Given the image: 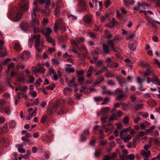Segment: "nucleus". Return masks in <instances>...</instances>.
Returning <instances> with one entry per match:
<instances>
[{
	"label": "nucleus",
	"mask_w": 160,
	"mask_h": 160,
	"mask_svg": "<svg viewBox=\"0 0 160 160\" xmlns=\"http://www.w3.org/2000/svg\"><path fill=\"white\" fill-rule=\"evenodd\" d=\"M115 92L118 95L117 99L119 101L122 100L123 99L124 95L123 94L122 90L118 88L115 90Z\"/></svg>",
	"instance_id": "nucleus-6"
},
{
	"label": "nucleus",
	"mask_w": 160,
	"mask_h": 160,
	"mask_svg": "<svg viewBox=\"0 0 160 160\" xmlns=\"http://www.w3.org/2000/svg\"><path fill=\"white\" fill-rule=\"evenodd\" d=\"M92 18V16L91 15H86L84 17V19L85 22L87 23H89L91 22Z\"/></svg>",
	"instance_id": "nucleus-17"
},
{
	"label": "nucleus",
	"mask_w": 160,
	"mask_h": 160,
	"mask_svg": "<svg viewBox=\"0 0 160 160\" xmlns=\"http://www.w3.org/2000/svg\"><path fill=\"white\" fill-rule=\"evenodd\" d=\"M101 154V152L100 150H98L95 152L94 153V156L96 158L99 157Z\"/></svg>",
	"instance_id": "nucleus-50"
},
{
	"label": "nucleus",
	"mask_w": 160,
	"mask_h": 160,
	"mask_svg": "<svg viewBox=\"0 0 160 160\" xmlns=\"http://www.w3.org/2000/svg\"><path fill=\"white\" fill-rule=\"evenodd\" d=\"M84 84H81V87L82 89H80L79 91L80 92H84V93L87 95H88L89 92L87 91V89L84 86Z\"/></svg>",
	"instance_id": "nucleus-22"
},
{
	"label": "nucleus",
	"mask_w": 160,
	"mask_h": 160,
	"mask_svg": "<svg viewBox=\"0 0 160 160\" xmlns=\"http://www.w3.org/2000/svg\"><path fill=\"white\" fill-rule=\"evenodd\" d=\"M30 56V52L28 51H25L23 52L21 58L23 60H28Z\"/></svg>",
	"instance_id": "nucleus-8"
},
{
	"label": "nucleus",
	"mask_w": 160,
	"mask_h": 160,
	"mask_svg": "<svg viewBox=\"0 0 160 160\" xmlns=\"http://www.w3.org/2000/svg\"><path fill=\"white\" fill-rule=\"evenodd\" d=\"M25 68L24 65H22L20 66L18 65L16 67L15 70H13L11 72V75L12 77H16L17 79V81L18 82H24L25 79L22 73H18L19 69L20 68L23 69Z\"/></svg>",
	"instance_id": "nucleus-4"
},
{
	"label": "nucleus",
	"mask_w": 160,
	"mask_h": 160,
	"mask_svg": "<svg viewBox=\"0 0 160 160\" xmlns=\"http://www.w3.org/2000/svg\"><path fill=\"white\" fill-rule=\"evenodd\" d=\"M68 83V85L70 86H73L74 88L76 87L77 86V84L75 83L74 78H73Z\"/></svg>",
	"instance_id": "nucleus-18"
},
{
	"label": "nucleus",
	"mask_w": 160,
	"mask_h": 160,
	"mask_svg": "<svg viewBox=\"0 0 160 160\" xmlns=\"http://www.w3.org/2000/svg\"><path fill=\"white\" fill-rule=\"evenodd\" d=\"M11 59L9 58H7L6 59H4L3 60L1 61V63L3 65H6L7 64L8 62H9Z\"/></svg>",
	"instance_id": "nucleus-38"
},
{
	"label": "nucleus",
	"mask_w": 160,
	"mask_h": 160,
	"mask_svg": "<svg viewBox=\"0 0 160 160\" xmlns=\"http://www.w3.org/2000/svg\"><path fill=\"white\" fill-rule=\"evenodd\" d=\"M47 41L50 43H52V45L54 46L55 45V43L54 42H53L52 39L49 36H45Z\"/></svg>",
	"instance_id": "nucleus-29"
},
{
	"label": "nucleus",
	"mask_w": 160,
	"mask_h": 160,
	"mask_svg": "<svg viewBox=\"0 0 160 160\" xmlns=\"http://www.w3.org/2000/svg\"><path fill=\"white\" fill-rule=\"evenodd\" d=\"M141 115L142 117L145 118L148 117L149 116L148 113L147 112H142L141 113Z\"/></svg>",
	"instance_id": "nucleus-63"
},
{
	"label": "nucleus",
	"mask_w": 160,
	"mask_h": 160,
	"mask_svg": "<svg viewBox=\"0 0 160 160\" xmlns=\"http://www.w3.org/2000/svg\"><path fill=\"white\" fill-rule=\"evenodd\" d=\"M30 26V24L27 22H24L21 23L20 27L22 30L25 31L31 28V27Z\"/></svg>",
	"instance_id": "nucleus-7"
},
{
	"label": "nucleus",
	"mask_w": 160,
	"mask_h": 160,
	"mask_svg": "<svg viewBox=\"0 0 160 160\" xmlns=\"http://www.w3.org/2000/svg\"><path fill=\"white\" fill-rule=\"evenodd\" d=\"M57 6L58 8H61L63 6L62 1L60 0H58L57 3Z\"/></svg>",
	"instance_id": "nucleus-43"
},
{
	"label": "nucleus",
	"mask_w": 160,
	"mask_h": 160,
	"mask_svg": "<svg viewBox=\"0 0 160 160\" xmlns=\"http://www.w3.org/2000/svg\"><path fill=\"white\" fill-rule=\"evenodd\" d=\"M138 7H142L144 9H145V8H144V7L145 6H146L148 8H149L148 5L147 3H145V2H142L141 3L140 2H138Z\"/></svg>",
	"instance_id": "nucleus-31"
},
{
	"label": "nucleus",
	"mask_w": 160,
	"mask_h": 160,
	"mask_svg": "<svg viewBox=\"0 0 160 160\" xmlns=\"http://www.w3.org/2000/svg\"><path fill=\"white\" fill-rule=\"evenodd\" d=\"M49 72L50 74L51 75H53V74H55L56 73L55 71L52 68H49Z\"/></svg>",
	"instance_id": "nucleus-64"
},
{
	"label": "nucleus",
	"mask_w": 160,
	"mask_h": 160,
	"mask_svg": "<svg viewBox=\"0 0 160 160\" xmlns=\"http://www.w3.org/2000/svg\"><path fill=\"white\" fill-rule=\"evenodd\" d=\"M48 22V20L46 18H44L42 22V24L44 26H46Z\"/></svg>",
	"instance_id": "nucleus-53"
},
{
	"label": "nucleus",
	"mask_w": 160,
	"mask_h": 160,
	"mask_svg": "<svg viewBox=\"0 0 160 160\" xmlns=\"http://www.w3.org/2000/svg\"><path fill=\"white\" fill-rule=\"evenodd\" d=\"M143 107V104H138L135 106V109L136 110H137L142 108Z\"/></svg>",
	"instance_id": "nucleus-39"
},
{
	"label": "nucleus",
	"mask_w": 160,
	"mask_h": 160,
	"mask_svg": "<svg viewBox=\"0 0 160 160\" xmlns=\"http://www.w3.org/2000/svg\"><path fill=\"white\" fill-rule=\"evenodd\" d=\"M28 78V83H32L35 81L34 77L30 75H28L27 76Z\"/></svg>",
	"instance_id": "nucleus-21"
},
{
	"label": "nucleus",
	"mask_w": 160,
	"mask_h": 160,
	"mask_svg": "<svg viewBox=\"0 0 160 160\" xmlns=\"http://www.w3.org/2000/svg\"><path fill=\"white\" fill-rule=\"evenodd\" d=\"M135 156L133 154H131L128 157V159L129 160H133Z\"/></svg>",
	"instance_id": "nucleus-58"
},
{
	"label": "nucleus",
	"mask_w": 160,
	"mask_h": 160,
	"mask_svg": "<svg viewBox=\"0 0 160 160\" xmlns=\"http://www.w3.org/2000/svg\"><path fill=\"white\" fill-rule=\"evenodd\" d=\"M38 72L40 73H44L45 72V70L44 69V68L42 67H41V65L38 67Z\"/></svg>",
	"instance_id": "nucleus-51"
},
{
	"label": "nucleus",
	"mask_w": 160,
	"mask_h": 160,
	"mask_svg": "<svg viewBox=\"0 0 160 160\" xmlns=\"http://www.w3.org/2000/svg\"><path fill=\"white\" fill-rule=\"evenodd\" d=\"M102 93L103 94H107L108 95H112L113 94V92L111 91H110L109 90H107V91H103L102 92Z\"/></svg>",
	"instance_id": "nucleus-44"
},
{
	"label": "nucleus",
	"mask_w": 160,
	"mask_h": 160,
	"mask_svg": "<svg viewBox=\"0 0 160 160\" xmlns=\"http://www.w3.org/2000/svg\"><path fill=\"white\" fill-rule=\"evenodd\" d=\"M104 80V78L102 77L98 78L97 81L95 83L96 84H98Z\"/></svg>",
	"instance_id": "nucleus-45"
},
{
	"label": "nucleus",
	"mask_w": 160,
	"mask_h": 160,
	"mask_svg": "<svg viewBox=\"0 0 160 160\" xmlns=\"http://www.w3.org/2000/svg\"><path fill=\"white\" fill-rule=\"evenodd\" d=\"M152 82L158 85H160V81L157 78H152Z\"/></svg>",
	"instance_id": "nucleus-26"
},
{
	"label": "nucleus",
	"mask_w": 160,
	"mask_h": 160,
	"mask_svg": "<svg viewBox=\"0 0 160 160\" xmlns=\"http://www.w3.org/2000/svg\"><path fill=\"white\" fill-rule=\"evenodd\" d=\"M30 94L32 97L33 98L36 97L37 96L36 93L35 91H32L31 92Z\"/></svg>",
	"instance_id": "nucleus-60"
},
{
	"label": "nucleus",
	"mask_w": 160,
	"mask_h": 160,
	"mask_svg": "<svg viewBox=\"0 0 160 160\" xmlns=\"http://www.w3.org/2000/svg\"><path fill=\"white\" fill-rule=\"evenodd\" d=\"M93 99L95 102L102 101L103 100L102 98L101 97H94Z\"/></svg>",
	"instance_id": "nucleus-41"
},
{
	"label": "nucleus",
	"mask_w": 160,
	"mask_h": 160,
	"mask_svg": "<svg viewBox=\"0 0 160 160\" xmlns=\"http://www.w3.org/2000/svg\"><path fill=\"white\" fill-rule=\"evenodd\" d=\"M22 2L25 1V2H22L20 6L19 10L15 8H14L15 15L12 18L13 21L15 22L18 21L21 18V15L22 13L26 11L28 8V2L26 0H21Z\"/></svg>",
	"instance_id": "nucleus-1"
},
{
	"label": "nucleus",
	"mask_w": 160,
	"mask_h": 160,
	"mask_svg": "<svg viewBox=\"0 0 160 160\" xmlns=\"http://www.w3.org/2000/svg\"><path fill=\"white\" fill-rule=\"evenodd\" d=\"M129 122V118L128 117H126L123 119V123L125 124H127Z\"/></svg>",
	"instance_id": "nucleus-62"
},
{
	"label": "nucleus",
	"mask_w": 160,
	"mask_h": 160,
	"mask_svg": "<svg viewBox=\"0 0 160 160\" xmlns=\"http://www.w3.org/2000/svg\"><path fill=\"white\" fill-rule=\"evenodd\" d=\"M116 22L114 18H113L112 19V21H111L110 24H108L107 25V27H109L110 28H112L115 25Z\"/></svg>",
	"instance_id": "nucleus-23"
},
{
	"label": "nucleus",
	"mask_w": 160,
	"mask_h": 160,
	"mask_svg": "<svg viewBox=\"0 0 160 160\" xmlns=\"http://www.w3.org/2000/svg\"><path fill=\"white\" fill-rule=\"evenodd\" d=\"M4 110L5 113L7 115H9L10 114L11 112L9 110V108L8 107H5Z\"/></svg>",
	"instance_id": "nucleus-49"
},
{
	"label": "nucleus",
	"mask_w": 160,
	"mask_h": 160,
	"mask_svg": "<svg viewBox=\"0 0 160 160\" xmlns=\"http://www.w3.org/2000/svg\"><path fill=\"white\" fill-rule=\"evenodd\" d=\"M14 49L17 51L19 52L22 49V48L20 45L17 43H16L14 45Z\"/></svg>",
	"instance_id": "nucleus-27"
},
{
	"label": "nucleus",
	"mask_w": 160,
	"mask_h": 160,
	"mask_svg": "<svg viewBox=\"0 0 160 160\" xmlns=\"http://www.w3.org/2000/svg\"><path fill=\"white\" fill-rule=\"evenodd\" d=\"M137 80L138 83L140 84H142V83L145 81V79H142L139 77H137Z\"/></svg>",
	"instance_id": "nucleus-57"
},
{
	"label": "nucleus",
	"mask_w": 160,
	"mask_h": 160,
	"mask_svg": "<svg viewBox=\"0 0 160 160\" xmlns=\"http://www.w3.org/2000/svg\"><path fill=\"white\" fill-rule=\"evenodd\" d=\"M33 38L35 41L34 46L37 51L38 52L42 51L44 45L42 42H41L40 35L39 34L34 35Z\"/></svg>",
	"instance_id": "nucleus-5"
},
{
	"label": "nucleus",
	"mask_w": 160,
	"mask_h": 160,
	"mask_svg": "<svg viewBox=\"0 0 160 160\" xmlns=\"http://www.w3.org/2000/svg\"><path fill=\"white\" fill-rule=\"evenodd\" d=\"M84 72V71L82 69H81L79 71H77V76H83V74Z\"/></svg>",
	"instance_id": "nucleus-46"
},
{
	"label": "nucleus",
	"mask_w": 160,
	"mask_h": 160,
	"mask_svg": "<svg viewBox=\"0 0 160 160\" xmlns=\"http://www.w3.org/2000/svg\"><path fill=\"white\" fill-rule=\"evenodd\" d=\"M16 125V122L14 120H11L9 123L10 128L12 129L14 128Z\"/></svg>",
	"instance_id": "nucleus-28"
},
{
	"label": "nucleus",
	"mask_w": 160,
	"mask_h": 160,
	"mask_svg": "<svg viewBox=\"0 0 160 160\" xmlns=\"http://www.w3.org/2000/svg\"><path fill=\"white\" fill-rule=\"evenodd\" d=\"M137 45V42H135L134 43L129 44L128 46L130 49L131 50H134L136 49Z\"/></svg>",
	"instance_id": "nucleus-20"
},
{
	"label": "nucleus",
	"mask_w": 160,
	"mask_h": 160,
	"mask_svg": "<svg viewBox=\"0 0 160 160\" xmlns=\"http://www.w3.org/2000/svg\"><path fill=\"white\" fill-rule=\"evenodd\" d=\"M148 103L152 107H154L156 105V102L152 99H150L148 100Z\"/></svg>",
	"instance_id": "nucleus-25"
},
{
	"label": "nucleus",
	"mask_w": 160,
	"mask_h": 160,
	"mask_svg": "<svg viewBox=\"0 0 160 160\" xmlns=\"http://www.w3.org/2000/svg\"><path fill=\"white\" fill-rule=\"evenodd\" d=\"M151 153V152L150 151H148L147 152H145L143 150L141 151V154L145 158H149L150 156Z\"/></svg>",
	"instance_id": "nucleus-14"
},
{
	"label": "nucleus",
	"mask_w": 160,
	"mask_h": 160,
	"mask_svg": "<svg viewBox=\"0 0 160 160\" xmlns=\"http://www.w3.org/2000/svg\"><path fill=\"white\" fill-rule=\"evenodd\" d=\"M118 64L117 62H114L111 64L109 67L112 68H116L118 67Z\"/></svg>",
	"instance_id": "nucleus-52"
},
{
	"label": "nucleus",
	"mask_w": 160,
	"mask_h": 160,
	"mask_svg": "<svg viewBox=\"0 0 160 160\" xmlns=\"http://www.w3.org/2000/svg\"><path fill=\"white\" fill-rule=\"evenodd\" d=\"M60 24L61 23L58 20H57L56 21L54 26V30L55 32L58 30V28Z\"/></svg>",
	"instance_id": "nucleus-32"
},
{
	"label": "nucleus",
	"mask_w": 160,
	"mask_h": 160,
	"mask_svg": "<svg viewBox=\"0 0 160 160\" xmlns=\"http://www.w3.org/2000/svg\"><path fill=\"white\" fill-rule=\"evenodd\" d=\"M52 64L53 65H57L60 64L59 61L57 58H52Z\"/></svg>",
	"instance_id": "nucleus-35"
},
{
	"label": "nucleus",
	"mask_w": 160,
	"mask_h": 160,
	"mask_svg": "<svg viewBox=\"0 0 160 160\" xmlns=\"http://www.w3.org/2000/svg\"><path fill=\"white\" fill-rule=\"evenodd\" d=\"M107 118V117L106 116H103L101 118V120L102 123V126L103 128L105 126L103 124V123L106 122Z\"/></svg>",
	"instance_id": "nucleus-34"
},
{
	"label": "nucleus",
	"mask_w": 160,
	"mask_h": 160,
	"mask_svg": "<svg viewBox=\"0 0 160 160\" xmlns=\"http://www.w3.org/2000/svg\"><path fill=\"white\" fill-rule=\"evenodd\" d=\"M4 44V42L3 41L0 40V49L2 50L5 49Z\"/></svg>",
	"instance_id": "nucleus-55"
},
{
	"label": "nucleus",
	"mask_w": 160,
	"mask_h": 160,
	"mask_svg": "<svg viewBox=\"0 0 160 160\" xmlns=\"http://www.w3.org/2000/svg\"><path fill=\"white\" fill-rule=\"evenodd\" d=\"M72 91V89L70 88H65L63 90V93L66 95L67 92H70Z\"/></svg>",
	"instance_id": "nucleus-36"
},
{
	"label": "nucleus",
	"mask_w": 160,
	"mask_h": 160,
	"mask_svg": "<svg viewBox=\"0 0 160 160\" xmlns=\"http://www.w3.org/2000/svg\"><path fill=\"white\" fill-rule=\"evenodd\" d=\"M33 32L34 33H37L40 32V30L38 27H33Z\"/></svg>",
	"instance_id": "nucleus-61"
},
{
	"label": "nucleus",
	"mask_w": 160,
	"mask_h": 160,
	"mask_svg": "<svg viewBox=\"0 0 160 160\" xmlns=\"http://www.w3.org/2000/svg\"><path fill=\"white\" fill-rule=\"evenodd\" d=\"M151 73L152 71L149 68H148L147 71L143 73V75L144 76L147 77L149 76Z\"/></svg>",
	"instance_id": "nucleus-37"
},
{
	"label": "nucleus",
	"mask_w": 160,
	"mask_h": 160,
	"mask_svg": "<svg viewBox=\"0 0 160 160\" xmlns=\"http://www.w3.org/2000/svg\"><path fill=\"white\" fill-rule=\"evenodd\" d=\"M117 119V115L115 114H112L109 118V121H111Z\"/></svg>",
	"instance_id": "nucleus-42"
},
{
	"label": "nucleus",
	"mask_w": 160,
	"mask_h": 160,
	"mask_svg": "<svg viewBox=\"0 0 160 160\" xmlns=\"http://www.w3.org/2000/svg\"><path fill=\"white\" fill-rule=\"evenodd\" d=\"M109 110V108L108 107L102 108L100 110V113L102 115H105L108 113Z\"/></svg>",
	"instance_id": "nucleus-16"
},
{
	"label": "nucleus",
	"mask_w": 160,
	"mask_h": 160,
	"mask_svg": "<svg viewBox=\"0 0 160 160\" xmlns=\"http://www.w3.org/2000/svg\"><path fill=\"white\" fill-rule=\"evenodd\" d=\"M105 76L108 78H113L115 75L112 72H107L105 74Z\"/></svg>",
	"instance_id": "nucleus-30"
},
{
	"label": "nucleus",
	"mask_w": 160,
	"mask_h": 160,
	"mask_svg": "<svg viewBox=\"0 0 160 160\" xmlns=\"http://www.w3.org/2000/svg\"><path fill=\"white\" fill-rule=\"evenodd\" d=\"M120 135L121 136V139H122L125 142H127L131 138V136L129 134L125 136L124 135H123L122 133H120Z\"/></svg>",
	"instance_id": "nucleus-11"
},
{
	"label": "nucleus",
	"mask_w": 160,
	"mask_h": 160,
	"mask_svg": "<svg viewBox=\"0 0 160 160\" xmlns=\"http://www.w3.org/2000/svg\"><path fill=\"white\" fill-rule=\"evenodd\" d=\"M33 39V38H30L28 39V47L30 48H31L32 47Z\"/></svg>",
	"instance_id": "nucleus-47"
},
{
	"label": "nucleus",
	"mask_w": 160,
	"mask_h": 160,
	"mask_svg": "<svg viewBox=\"0 0 160 160\" xmlns=\"http://www.w3.org/2000/svg\"><path fill=\"white\" fill-rule=\"evenodd\" d=\"M41 32L45 36H49L52 32V30L50 28H46L44 30H42Z\"/></svg>",
	"instance_id": "nucleus-10"
},
{
	"label": "nucleus",
	"mask_w": 160,
	"mask_h": 160,
	"mask_svg": "<svg viewBox=\"0 0 160 160\" xmlns=\"http://www.w3.org/2000/svg\"><path fill=\"white\" fill-rule=\"evenodd\" d=\"M14 67V63L13 62L11 63L8 66V70L6 71V72L8 75H9V72L10 70V69H12Z\"/></svg>",
	"instance_id": "nucleus-19"
},
{
	"label": "nucleus",
	"mask_w": 160,
	"mask_h": 160,
	"mask_svg": "<svg viewBox=\"0 0 160 160\" xmlns=\"http://www.w3.org/2000/svg\"><path fill=\"white\" fill-rule=\"evenodd\" d=\"M47 118H48V117H47V116H46V115H43L41 119V122L42 123H44V122H46V120H47Z\"/></svg>",
	"instance_id": "nucleus-56"
},
{
	"label": "nucleus",
	"mask_w": 160,
	"mask_h": 160,
	"mask_svg": "<svg viewBox=\"0 0 160 160\" xmlns=\"http://www.w3.org/2000/svg\"><path fill=\"white\" fill-rule=\"evenodd\" d=\"M79 5L80 6V8H81V12H83V11L86 10L87 6L85 4V2L83 0H79Z\"/></svg>",
	"instance_id": "nucleus-13"
},
{
	"label": "nucleus",
	"mask_w": 160,
	"mask_h": 160,
	"mask_svg": "<svg viewBox=\"0 0 160 160\" xmlns=\"http://www.w3.org/2000/svg\"><path fill=\"white\" fill-rule=\"evenodd\" d=\"M135 37V34L134 33H131L128 35L127 38L128 39L133 38Z\"/></svg>",
	"instance_id": "nucleus-54"
},
{
	"label": "nucleus",
	"mask_w": 160,
	"mask_h": 160,
	"mask_svg": "<svg viewBox=\"0 0 160 160\" xmlns=\"http://www.w3.org/2000/svg\"><path fill=\"white\" fill-rule=\"evenodd\" d=\"M88 34L90 37L93 38L94 39H98L97 35L93 33L90 32H88Z\"/></svg>",
	"instance_id": "nucleus-48"
},
{
	"label": "nucleus",
	"mask_w": 160,
	"mask_h": 160,
	"mask_svg": "<svg viewBox=\"0 0 160 160\" xmlns=\"http://www.w3.org/2000/svg\"><path fill=\"white\" fill-rule=\"evenodd\" d=\"M40 66V64H38L37 65V67L36 68L35 67H32V72L34 73L38 72V67Z\"/></svg>",
	"instance_id": "nucleus-33"
},
{
	"label": "nucleus",
	"mask_w": 160,
	"mask_h": 160,
	"mask_svg": "<svg viewBox=\"0 0 160 160\" xmlns=\"http://www.w3.org/2000/svg\"><path fill=\"white\" fill-rule=\"evenodd\" d=\"M131 128L130 127H128L127 128H124L120 132V133H122L123 132H127L131 130Z\"/></svg>",
	"instance_id": "nucleus-59"
},
{
	"label": "nucleus",
	"mask_w": 160,
	"mask_h": 160,
	"mask_svg": "<svg viewBox=\"0 0 160 160\" xmlns=\"http://www.w3.org/2000/svg\"><path fill=\"white\" fill-rule=\"evenodd\" d=\"M118 39V36H116L114 38L111 40H109L108 41V43L110 45V47L111 48V50L113 51H114L115 50V49L114 46V41L115 40H117Z\"/></svg>",
	"instance_id": "nucleus-12"
},
{
	"label": "nucleus",
	"mask_w": 160,
	"mask_h": 160,
	"mask_svg": "<svg viewBox=\"0 0 160 160\" xmlns=\"http://www.w3.org/2000/svg\"><path fill=\"white\" fill-rule=\"evenodd\" d=\"M108 45L107 44H105L103 43L102 44L103 50L104 53L105 54H107L109 52L108 47L109 45H110L108 43Z\"/></svg>",
	"instance_id": "nucleus-15"
},
{
	"label": "nucleus",
	"mask_w": 160,
	"mask_h": 160,
	"mask_svg": "<svg viewBox=\"0 0 160 160\" xmlns=\"http://www.w3.org/2000/svg\"><path fill=\"white\" fill-rule=\"evenodd\" d=\"M148 123H149L146 121L142 122L140 125V127L142 129H144L147 127Z\"/></svg>",
	"instance_id": "nucleus-24"
},
{
	"label": "nucleus",
	"mask_w": 160,
	"mask_h": 160,
	"mask_svg": "<svg viewBox=\"0 0 160 160\" xmlns=\"http://www.w3.org/2000/svg\"><path fill=\"white\" fill-rule=\"evenodd\" d=\"M34 7L32 8V12H31V20L30 23L31 28L38 27L40 25V22L37 18V12L39 11V9L37 7V2L34 0L33 2Z\"/></svg>",
	"instance_id": "nucleus-3"
},
{
	"label": "nucleus",
	"mask_w": 160,
	"mask_h": 160,
	"mask_svg": "<svg viewBox=\"0 0 160 160\" xmlns=\"http://www.w3.org/2000/svg\"><path fill=\"white\" fill-rule=\"evenodd\" d=\"M65 69L66 72L68 73H73L75 71L74 68L72 67V65L67 64L65 65Z\"/></svg>",
	"instance_id": "nucleus-9"
},
{
	"label": "nucleus",
	"mask_w": 160,
	"mask_h": 160,
	"mask_svg": "<svg viewBox=\"0 0 160 160\" xmlns=\"http://www.w3.org/2000/svg\"><path fill=\"white\" fill-rule=\"evenodd\" d=\"M85 40L84 38L83 37L78 38L75 40H71L70 41V43L73 48V49H70V50L72 52L74 53L80 57V55L76 52V50H78L80 51H86V48L84 47H82L81 48H80L78 44L81 42H83Z\"/></svg>",
	"instance_id": "nucleus-2"
},
{
	"label": "nucleus",
	"mask_w": 160,
	"mask_h": 160,
	"mask_svg": "<svg viewBox=\"0 0 160 160\" xmlns=\"http://www.w3.org/2000/svg\"><path fill=\"white\" fill-rule=\"evenodd\" d=\"M140 65L143 67L147 68L149 67L150 65L148 63H144L142 61H141L140 62Z\"/></svg>",
	"instance_id": "nucleus-40"
}]
</instances>
